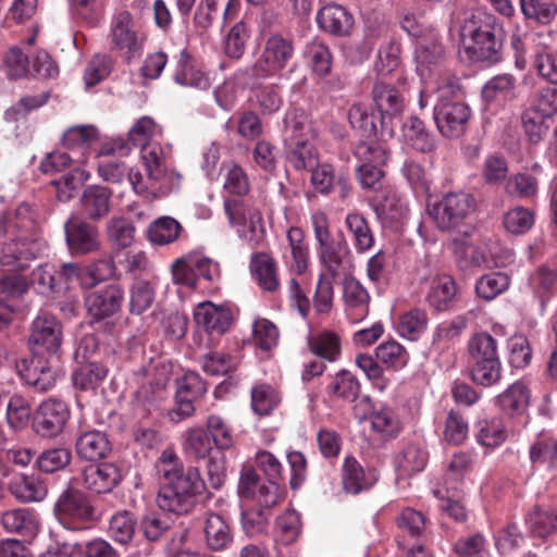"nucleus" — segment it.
Segmentation results:
<instances>
[{
	"label": "nucleus",
	"instance_id": "obj_1",
	"mask_svg": "<svg viewBox=\"0 0 557 557\" xmlns=\"http://www.w3.org/2000/svg\"><path fill=\"white\" fill-rule=\"evenodd\" d=\"M160 481L158 507L176 517L190 512L197 495L205 490V482L197 468L184 469L172 448L164 449L156 462Z\"/></svg>",
	"mask_w": 557,
	"mask_h": 557
},
{
	"label": "nucleus",
	"instance_id": "obj_2",
	"mask_svg": "<svg viewBox=\"0 0 557 557\" xmlns=\"http://www.w3.org/2000/svg\"><path fill=\"white\" fill-rule=\"evenodd\" d=\"M315 133L302 112L288 111L284 119V147L288 162L296 170L313 168L318 152L312 140Z\"/></svg>",
	"mask_w": 557,
	"mask_h": 557
},
{
	"label": "nucleus",
	"instance_id": "obj_3",
	"mask_svg": "<svg viewBox=\"0 0 557 557\" xmlns=\"http://www.w3.org/2000/svg\"><path fill=\"white\" fill-rule=\"evenodd\" d=\"M438 102L434 108V120L440 133L446 138H459L466 133L471 116L470 108L460 101H449L448 97L460 90L458 79L446 77L438 86Z\"/></svg>",
	"mask_w": 557,
	"mask_h": 557
},
{
	"label": "nucleus",
	"instance_id": "obj_4",
	"mask_svg": "<svg viewBox=\"0 0 557 557\" xmlns=\"http://www.w3.org/2000/svg\"><path fill=\"white\" fill-rule=\"evenodd\" d=\"M224 212L228 223L237 227L239 237L256 247L263 239L265 230L259 208L249 196L225 197Z\"/></svg>",
	"mask_w": 557,
	"mask_h": 557
},
{
	"label": "nucleus",
	"instance_id": "obj_5",
	"mask_svg": "<svg viewBox=\"0 0 557 557\" xmlns=\"http://www.w3.org/2000/svg\"><path fill=\"white\" fill-rule=\"evenodd\" d=\"M475 209L474 198L463 191L447 193L429 206V214L441 231L458 227Z\"/></svg>",
	"mask_w": 557,
	"mask_h": 557
},
{
	"label": "nucleus",
	"instance_id": "obj_6",
	"mask_svg": "<svg viewBox=\"0 0 557 557\" xmlns=\"http://www.w3.org/2000/svg\"><path fill=\"white\" fill-rule=\"evenodd\" d=\"M109 40L112 51L120 52L131 61L141 54L145 37L137 29L132 14L121 11L112 17Z\"/></svg>",
	"mask_w": 557,
	"mask_h": 557
},
{
	"label": "nucleus",
	"instance_id": "obj_7",
	"mask_svg": "<svg viewBox=\"0 0 557 557\" xmlns=\"http://www.w3.org/2000/svg\"><path fill=\"white\" fill-rule=\"evenodd\" d=\"M294 55V44L290 38L273 34L264 42L261 55L252 66L255 76L270 77L278 74Z\"/></svg>",
	"mask_w": 557,
	"mask_h": 557
},
{
	"label": "nucleus",
	"instance_id": "obj_8",
	"mask_svg": "<svg viewBox=\"0 0 557 557\" xmlns=\"http://www.w3.org/2000/svg\"><path fill=\"white\" fill-rule=\"evenodd\" d=\"M53 513L60 522L66 520L98 521L103 519V508L94 505L78 491H64L53 507Z\"/></svg>",
	"mask_w": 557,
	"mask_h": 557
},
{
	"label": "nucleus",
	"instance_id": "obj_9",
	"mask_svg": "<svg viewBox=\"0 0 557 557\" xmlns=\"http://www.w3.org/2000/svg\"><path fill=\"white\" fill-rule=\"evenodd\" d=\"M64 230L66 244L73 256H84L100 249L99 231L90 223L72 216L65 222Z\"/></svg>",
	"mask_w": 557,
	"mask_h": 557
},
{
	"label": "nucleus",
	"instance_id": "obj_10",
	"mask_svg": "<svg viewBox=\"0 0 557 557\" xmlns=\"http://www.w3.org/2000/svg\"><path fill=\"white\" fill-rule=\"evenodd\" d=\"M193 319L197 327L208 336H221L230 330L233 323V313L225 305L202 301L195 306Z\"/></svg>",
	"mask_w": 557,
	"mask_h": 557
},
{
	"label": "nucleus",
	"instance_id": "obj_11",
	"mask_svg": "<svg viewBox=\"0 0 557 557\" xmlns=\"http://www.w3.org/2000/svg\"><path fill=\"white\" fill-rule=\"evenodd\" d=\"M123 301V288L117 284H110L86 294L85 308L94 321H101L117 313Z\"/></svg>",
	"mask_w": 557,
	"mask_h": 557
},
{
	"label": "nucleus",
	"instance_id": "obj_12",
	"mask_svg": "<svg viewBox=\"0 0 557 557\" xmlns=\"http://www.w3.org/2000/svg\"><path fill=\"white\" fill-rule=\"evenodd\" d=\"M70 417L65 403L49 398L42 401L34 416V429L44 437H52L62 432Z\"/></svg>",
	"mask_w": 557,
	"mask_h": 557
},
{
	"label": "nucleus",
	"instance_id": "obj_13",
	"mask_svg": "<svg viewBox=\"0 0 557 557\" xmlns=\"http://www.w3.org/2000/svg\"><path fill=\"white\" fill-rule=\"evenodd\" d=\"M62 325L49 313L39 314L33 322L29 343L37 354L40 349L54 355L62 344Z\"/></svg>",
	"mask_w": 557,
	"mask_h": 557
},
{
	"label": "nucleus",
	"instance_id": "obj_14",
	"mask_svg": "<svg viewBox=\"0 0 557 557\" xmlns=\"http://www.w3.org/2000/svg\"><path fill=\"white\" fill-rule=\"evenodd\" d=\"M113 265L110 261L100 260L90 270H83L77 263H64L60 271H57L59 292L65 289L70 284L79 282L83 287H91L96 283L106 280L112 274Z\"/></svg>",
	"mask_w": 557,
	"mask_h": 557
},
{
	"label": "nucleus",
	"instance_id": "obj_15",
	"mask_svg": "<svg viewBox=\"0 0 557 557\" xmlns=\"http://www.w3.org/2000/svg\"><path fill=\"white\" fill-rule=\"evenodd\" d=\"M141 159L147 171L148 178L160 183L165 190L177 188L182 176L175 171H168L162 147L158 144L141 148Z\"/></svg>",
	"mask_w": 557,
	"mask_h": 557
},
{
	"label": "nucleus",
	"instance_id": "obj_16",
	"mask_svg": "<svg viewBox=\"0 0 557 557\" xmlns=\"http://www.w3.org/2000/svg\"><path fill=\"white\" fill-rule=\"evenodd\" d=\"M84 486L94 493L112 492L123 479L121 469L111 462L88 466L82 473Z\"/></svg>",
	"mask_w": 557,
	"mask_h": 557
},
{
	"label": "nucleus",
	"instance_id": "obj_17",
	"mask_svg": "<svg viewBox=\"0 0 557 557\" xmlns=\"http://www.w3.org/2000/svg\"><path fill=\"white\" fill-rule=\"evenodd\" d=\"M256 463L268 479L269 487H260V497L267 506H273L278 497V483L283 479L280 460L270 451L261 450L256 455Z\"/></svg>",
	"mask_w": 557,
	"mask_h": 557
},
{
	"label": "nucleus",
	"instance_id": "obj_18",
	"mask_svg": "<svg viewBox=\"0 0 557 557\" xmlns=\"http://www.w3.org/2000/svg\"><path fill=\"white\" fill-rule=\"evenodd\" d=\"M372 98L375 108L381 114L382 123L385 119H393L400 115L406 102L401 91L394 85L376 82L372 88Z\"/></svg>",
	"mask_w": 557,
	"mask_h": 557
},
{
	"label": "nucleus",
	"instance_id": "obj_19",
	"mask_svg": "<svg viewBox=\"0 0 557 557\" xmlns=\"http://www.w3.org/2000/svg\"><path fill=\"white\" fill-rule=\"evenodd\" d=\"M98 131L91 125L70 127L63 134V146L75 157V163L83 165L88 158L90 146L98 139Z\"/></svg>",
	"mask_w": 557,
	"mask_h": 557
},
{
	"label": "nucleus",
	"instance_id": "obj_20",
	"mask_svg": "<svg viewBox=\"0 0 557 557\" xmlns=\"http://www.w3.org/2000/svg\"><path fill=\"white\" fill-rule=\"evenodd\" d=\"M343 297L346 306V313L351 322L362 321L369 312L370 296L359 281L354 277H346L344 281Z\"/></svg>",
	"mask_w": 557,
	"mask_h": 557
},
{
	"label": "nucleus",
	"instance_id": "obj_21",
	"mask_svg": "<svg viewBox=\"0 0 557 557\" xmlns=\"http://www.w3.org/2000/svg\"><path fill=\"white\" fill-rule=\"evenodd\" d=\"M44 250L45 244L40 240H16L2 247L0 262L14 267V270H23L26 268L25 261L36 258Z\"/></svg>",
	"mask_w": 557,
	"mask_h": 557
},
{
	"label": "nucleus",
	"instance_id": "obj_22",
	"mask_svg": "<svg viewBox=\"0 0 557 557\" xmlns=\"http://www.w3.org/2000/svg\"><path fill=\"white\" fill-rule=\"evenodd\" d=\"M111 197V189L104 186H88L85 188L81 197L83 214L91 221H99L103 219L110 212Z\"/></svg>",
	"mask_w": 557,
	"mask_h": 557
},
{
	"label": "nucleus",
	"instance_id": "obj_23",
	"mask_svg": "<svg viewBox=\"0 0 557 557\" xmlns=\"http://www.w3.org/2000/svg\"><path fill=\"white\" fill-rule=\"evenodd\" d=\"M533 44L534 67L537 74L552 84H557V58L546 44L545 34H534L527 38Z\"/></svg>",
	"mask_w": 557,
	"mask_h": 557
},
{
	"label": "nucleus",
	"instance_id": "obj_24",
	"mask_svg": "<svg viewBox=\"0 0 557 557\" xmlns=\"http://www.w3.org/2000/svg\"><path fill=\"white\" fill-rule=\"evenodd\" d=\"M318 24L325 32L336 35H348L354 26L352 15L343 7L336 3H329L320 9Z\"/></svg>",
	"mask_w": 557,
	"mask_h": 557
},
{
	"label": "nucleus",
	"instance_id": "obj_25",
	"mask_svg": "<svg viewBox=\"0 0 557 557\" xmlns=\"http://www.w3.org/2000/svg\"><path fill=\"white\" fill-rule=\"evenodd\" d=\"M26 384L38 392H47L52 388L60 376V371L50 361L35 358L21 372Z\"/></svg>",
	"mask_w": 557,
	"mask_h": 557
},
{
	"label": "nucleus",
	"instance_id": "obj_26",
	"mask_svg": "<svg viewBox=\"0 0 557 557\" xmlns=\"http://www.w3.org/2000/svg\"><path fill=\"white\" fill-rule=\"evenodd\" d=\"M9 490L22 502H39L47 495V485L37 474H15L9 483Z\"/></svg>",
	"mask_w": 557,
	"mask_h": 557
},
{
	"label": "nucleus",
	"instance_id": "obj_27",
	"mask_svg": "<svg viewBox=\"0 0 557 557\" xmlns=\"http://www.w3.org/2000/svg\"><path fill=\"white\" fill-rule=\"evenodd\" d=\"M457 284L449 275L434 276L430 282L426 301L437 311L447 310L456 299Z\"/></svg>",
	"mask_w": 557,
	"mask_h": 557
},
{
	"label": "nucleus",
	"instance_id": "obj_28",
	"mask_svg": "<svg viewBox=\"0 0 557 557\" xmlns=\"http://www.w3.org/2000/svg\"><path fill=\"white\" fill-rule=\"evenodd\" d=\"M287 242L289 255L285 256L286 264L292 273L302 275L309 265V247L302 230L290 227L287 231Z\"/></svg>",
	"mask_w": 557,
	"mask_h": 557
},
{
	"label": "nucleus",
	"instance_id": "obj_29",
	"mask_svg": "<svg viewBox=\"0 0 557 557\" xmlns=\"http://www.w3.org/2000/svg\"><path fill=\"white\" fill-rule=\"evenodd\" d=\"M530 399L531 391L529 386L522 381H517L498 395L496 401L507 414L520 416L528 409Z\"/></svg>",
	"mask_w": 557,
	"mask_h": 557
},
{
	"label": "nucleus",
	"instance_id": "obj_30",
	"mask_svg": "<svg viewBox=\"0 0 557 557\" xmlns=\"http://www.w3.org/2000/svg\"><path fill=\"white\" fill-rule=\"evenodd\" d=\"M250 271L259 286L267 292H275L280 286L275 260L265 252L251 256Z\"/></svg>",
	"mask_w": 557,
	"mask_h": 557
},
{
	"label": "nucleus",
	"instance_id": "obj_31",
	"mask_svg": "<svg viewBox=\"0 0 557 557\" xmlns=\"http://www.w3.org/2000/svg\"><path fill=\"white\" fill-rule=\"evenodd\" d=\"M496 17L485 11L476 10L465 18L460 29V45L473 38L487 37L495 34Z\"/></svg>",
	"mask_w": 557,
	"mask_h": 557
},
{
	"label": "nucleus",
	"instance_id": "obj_32",
	"mask_svg": "<svg viewBox=\"0 0 557 557\" xmlns=\"http://www.w3.org/2000/svg\"><path fill=\"white\" fill-rule=\"evenodd\" d=\"M76 453L86 460H98L111 451L107 434L97 430L83 432L76 440Z\"/></svg>",
	"mask_w": 557,
	"mask_h": 557
},
{
	"label": "nucleus",
	"instance_id": "obj_33",
	"mask_svg": "<svg viewBox=\"0 0 557 557\" xmlns=\"http://www.w3.org/2000/svg\"><path fill=\"white\" fill-rule=\"evenodd\" d=\"M529 284L535 298L540 301L541 309L544 310L557 288V269L546 265L539 267L530 275Z\"/></svg>",
	"mask_w": 557,
	"mask_h": 557
},
{
	"label": "nucleus",
	"instance_id": "obj_34",
	"mask_svg": "<svg viewBox=\"0 0 557 557\" xmlns=\"http://www.w3.org/2000/svg\"><path fill=\"white\" fill-rule=\"evenodd\" d=\"M374 211L383 223H394L406 216L408 207L405 199L395 190L387 189L375 199Z\"/></svg>",
	"mask_w": 557,
	"mask_h": 557
},
{
	"label": "nucleus",
	"instance_id": "obj_35",
	"mask_svg": "<svg viewBox=\"0 0 557 557\" xmlns=\"http://www.w3.org/2000/svg\"><path fill=\"white\" fill-rule=\"evenodd\" d=\"M375 482L373 474H366L360 463L352 457H347L343 465L342 483L345 492L359 494L370 488Z\"/></svg>",
	"mask_w": 557,
	"mask_h": 557
},
{
	"label": "nucleus",
	"instance_id": "obj_36",
	"mask_svg": "<svg viewBox=\"0 0 557 557\" xmlns=\"http://www.w3.org/2000/svg\"><path fill=\"white\" fill-rule=\"evenodd\" d=\"M401 131L404 141L413 149L421 152H431L435 149V138L420 119L409 117L404 123Z\"/></svg>",
	"mask_w": 557,
	"mask_h": 557
},
{
	"label": "nucleus",
	"instance_id": "obj_37",
	"mask_svg": "<svg viewBox=\"0 0 557 557\" xmlns=\"http://www.w3.org/2000/svg\"><path fill=\"white\" fill-rule=\"evenodd\" d=\"M414 54L417 71L424 78L433 71V67L441 64L444 58V49L436 39H421L417 42Z\"/></svg>",
	"mask_w": 557,
	"mask_h": 557
},
{
	"label": "nucleus",
	"instance_id": "obj_38",
	"mask_svg": "<svg viewBox=\"0 0 557 557\" xmlns=\"http://www.w3.org/2000/svg\"><path fill=\"white\" fill-rule=\"evenodd\" d=\"M469 60L474 62H497L499 60V51L502 42L496 38L495 34L487 37L473 38L469 42L461 45Z\"/></svg>",
	"mask_w": 557,
	"mask_h": 557
},
{
	"label": "nucleus",
	"instance_id": "obj_39",
	"mask_svg": "<svg viewBox=\"0 0 557 557\" xmlns=\"http://www.w3.org/2000/svg\"><path fill=\"white\" fill-rule=\"evenodd\" d=\"M345 226L357 252H366L373 246V233L361 213L349 212L345 218Z\"/></svg>",
	"mask_w": 557,
	"mask_h": 557
},
{
	"label": "nucleus",
	"instance_id": "obj_40",
	"mask_svg": "<svg viewBox=\"0 0 557 557\" xmlns=\"http://www.w3.org/2000/svg\"><path fill=\"white\" fill-rule=\"evenodd\" d=\"M540 182L530 172H518L510 175L504 185L505 193L518 199H532L539 194Z\"/></svg>",
	"mask_w": 557,
	"mask_h": 557
},
{
	"label": "nucleus",
	"instance_id": "obj_41",
	"mask_svg": "<svg viewBox=\"0 0 557 557\" xmlns=\"http://www.w3.org/2000/svg\"><path fill=\"white\" fill-rule=\"evenodd\" d=\"M183 227L178 221L171 216H161L154 220L147 230L148 240L158 246H165L174 243Z\"/></svg>",
	"mask_w": 557,
	"mask_h": 557
},
{
	"label": "nucleus",
	"instance_id": "obj_42",
	"mask_svg": "<svg viewBox=\"0 0 557 557\" xmlns=\"http://www.w3.org/2000/svg\"><path fill=\"white\" fill-rule=\"evenodd\" d=\"M308 347L314 355L335 361L341 354V339L331 331H321L308 336Z\"/></svg>",
	"mask_w": 557,
	"mask_h": 557
},
{
	"label": "nucleus",
	"instance_id": "obj_43",
	"mask_svg": "<svg viewBox=\"0 0 557 557\" xmlns=\"http://www.w3.org/2000/svg\"><path fill=\"white\" fill-rule=\"evenodd\" d=\"M517 79L512 74H498L486 82L482 89V96L485 101L493 102L502 99H512L516 97Z\"/></svg>",
	"mask_w": 557,
	"mask_h": 557
},
{
	"label": "nucleus",
	"instance_id": "obj_44",
	"mask_svg": "<svg viewBox=\"0 0 557 557\" xmlns=\"http://www.w3.org/2000/svg\"><path fill=\"white\" fill-rule=\"evenodd\" d=\"M348 252L344 242H335L333 238L319 244V258L333 275L338 274Z\"/></svg>",
	"mask_w": 557,
	"mask_h": 557
},
{
	"label": "nucleus",
	"instance_id": "obj_45",
	"mask_svg": "<svg viewBox=\"0 0 557 557\" xmlns=\"http://www.w3.org/2000/svg\"><path fill=\"white\" fill-rule=\"evenodd\" d=\"M473 462L471 453L459 451L451 457L444 475L447 492L457 490V484L472 470Z\"/></svg>",
	"mask_w": 557,
	"mask_h": 557
},
{
	"label": "nucleus",
	"instance_id": "obj_46",
	"mask_svg": "<svg viewBox=\"0 0 557 557\" xmlns=\"http://www.w3.org/2000/svg\"><path fill=\"white\" fill-rule=\"evenodd\" d=\"M428 315L422 309H411L403 313L397 323V331L401 337L417 341L426 330Z\"/></svg>",
	"mask_w": 557,
	"mask_h": 557
},
{
	"label": "nucleus",
	"instance_id": "obj_47",
	"mask_svg": "<svg viewBox=\"0 0 557 557\" xmlns=\"http://www.w3.org/2000/svg\"><path fill=\"white\" fill-rule=\"evenodd\" d=\"M529 454L533 465L557 470V436L537 440L531 445Z\"/></svg>",
	"mask_w": 557,
	"mask_h": 557
},
{
	"label": "nucleus",
	"instance_id": "obj_48",
	"mask_svg": "<svg viewBox=\"0 0 557 557\" xmlns=\"http://www.w3.org/2000/svg\"><path fill=\"white\" fill-rule=\"evenodd\" d=\"M510 277L502 272H492L482 275L475 284L476 295L484 300H493L508 289Z\"/></svg>",
	"mask_w": 557,
	"mask_h": 557
},
{
	"label": "nucleus",
	"instance_id": "obj_49",
	"mask_svg": "<svg viewBox=\"0 0 557 557\" xmlns=\"http://www.w3.org/2000/svg\"><path fill=\"white\" fill-rule=\"evenodd\" d=\"M162 134V127L150 116L139 117L128 131V139L136 147L151 146L150 141Z\"/></svg>",
	"mask_w": 557,
	"mask_h": 557
},
{
	"label": "nucleus",
	"instance_id": "obj_50",
	"mask_svg": "<svg viewBox=\"0 0 557 557\" xmlns=\"http://www.w3.org/2000/svg\"><path fill=\"white\" fill-rule=\"evenodd\" d=\"M224 170L223 188L228 194L226 197L248 196L250 184L245 170L236 163L224 164Z\"/></svg>",
	"mask_w": 557,
	"mask_h": 557
},
{
	"label": "nucleus",
	"instance_id": "obj_51",
	"mask_svg": "<svg viewBox=\"0 0 557 557\" xmlns=\"http://www.w3.org/2000/svg\"><path fill=\"white\" fill-rule=\"evenodd\" d=\"M428 461V454L418 445H407L397 456L398 470L405 475H412L424 469Z\"/></svg>",
	"mask_w": 557,
	"mask_h": 557
},
{
	"label": "nucleus",
	"instance_id": "obj_52",
	"mask_svg": "<svg viewBox=\"0 0 557 557\" xmlns=\"http://www.w3.org/2000/svg\"><path fill=\"white\" fill-rule=\"evenodd\" d=\"M329 389L337 398L355 401L360 393V383L351 372L342 370L333 377Z\"/></svg>",
	"mask_w": 557,
	"mask_h": 557
},
{
	"label": "nucleus",
	"instance_id": "obj_53",
	"mask_svg": "<svg viewBox=\"0 0 557 557\" xmlns=\"http://www.w3.org/2000/svg\"><path fill=\"white\" fill-rule=\"evenodd\" d=\"M277 326L265 318H257L252 323V342L261 350L269 351L278 344Z\"/></svg>",
	"mask_w": 557,
	"mask_h": 557
},
{
	"label": "nucleus",
	"instance_id": "obj_54",
	"mask_svg": "<svg viewBox=\"0 0 557 557\" xmlns=\"http://www.w3.org/2000/svg\"><path fill=\"white\" fill-rule=\"evenodd\" d=\"M500 377L502 363L499 358H487L473 362L471 379L474 383L487 387L498 383Z\"/></svg>",
	"mask_w": 557,
	"mask_h": 557
},
{
	"label": "nucleus",
	"instance_id": "obj_55",
	"mask_svg": "<svg viewBox=\"0 0 557 557\" xmlns=\"http://www.w3.org/2000/svg\"><path fill=\"white\" fill-rule=\"evenodd\" d=\"M278 392L268 384H260L251 391V407L259 416L270 414L280 404Z\"/></svg>",
	"mask_w": 557,
	"mask_h": 557
},
{
	"label": "nucleus",
	"instance_id": "obj_56",
	"mask_svg": "<svg viewBox=\"0 0 557 557\" xmlns=\"http://www.w3.org/2000/svg\"><path fill=\"white\" fill-rule=\"evenodd\" d=\"M305 54L317 75L325 76L330 73L332 55L329 47L322 41L317 39L310 41L306 47Z\"/></svg>",
	"mask_w": 557,
	"mask_h": 557
},
{
	"label": "nucleus",
	"instance_id": "obj_57",
	"mask_svg": "<svg viewBox=\"0 0 557 557\" xmlns=\"http://www.w3.org/2000/svg\"><path fill=\"white\" fill-rule=\"evenodd\" d=\"M370 420L372 430L382 438L396 437L401 430L398 417L389 408H382L374 411Z\"/></svg>",
	"mask_w": 557,
	"mask_h": 557
},
{
	"label": "nucleus",
	"instance_id": "obj_58",
	"mask_svg": "<svg viewBox=\"0 0 557 557\" xmlns=\"http://www.w3.org/2000/svg\"><path fill=\"white\" fill-rule=\"evenodd\" d=\"M253 99L262 114H273L283 104L282 90L277 84L260 86L255 90Z\"/></svg>",
	"mask_w": 557,
	"mask_h": 557
},
{
	"label": "nucleus",
	"instance_id": "obj_59",
	"mask_svg": "<svg viewBox=\"0 0 557 557\" xmlns=\"http://www.w3.org/2000/svg\"><path fill=\"white\" fill-rule=\"evenodd\" d=\"M503 224L511 234H524L534 224V213L528 208L517 206L504 214Z\"/></svg>",
	"mask_w": 557,
	"mask_h": 557
},
{
	"label": "nucleus",
	"instance_id": "obj_60",
	"mask_svg": "<svg viewBox=\"0 0 557 557\" xmlns=\"http://www.w3.org/2000/svg\"><path fill=\"white\" fill-rule=\"evenodd\" d=\"M185 451L197 458H206L211 451V440L207 432L200 428H190L184 433Z\"/></svg>",
	"mask_w": 557,
	"mask_h": 557
},
{
	"label": "nucleus",
	"instance_id": "obj_61",
	"mask_svg": "<svg viewBox=\"0 0 557 557\" xmlns=\"http://www.w3.org/2000/svg\"><path fill=\"white\" fill-rule=\"evenodd\" d=\"M113 69V59L108 54H95L84 71V82L87 87L95 86L106 79Z\"/></svg>",
	"mask_w": 557,
	"mask_h": 557
},
{
	"label": "nucleus",
	"instance_id": "obj_62",
	"mask_svg": "<svg viewBox=\"0 0 557 557\" xmlns=\"http://www.w3.org/2000/svg\"><path fill=\"white\" fill-rule=\"evenodd\" d=\"M89 177V172L77 164L61 181L55 182L58 198L61 201H69Z\"/></svg>",
	"mask_w": 557,
	"mask_h": 557
},
{
	"label": "nucleus",
	"instance_id": "obj_63",
	"mask_svg": "<svg viewBox=\"0 0 557 557\" xmlns=\"http://www.w3.org/2000/svg\"><path fill=\"white\" fill-rule=\"evenodd\" d=\"M107 235L117 247L127 248L134 242L135 226L125 218H112L107 224Z\"/></svg>",
	"mask_w": 557,
	"mask_h": 557
},
{
	"label": "nucleus",
	"instance_id": "obj_64",
	"mask_svg": "<svg viewBox=\"0 0 557 557\" xmlns=\"http://www.w3.org/2000/svg\"><path fill=\"white\" fill-rule=\"evenodd\" d=\"M375 358L386 367L394 369L405 367L409 359L404 347L395 341L380 344L375 348Z\"/></svg>",
	"mask_w": 557,
	"mask_h": 557
}]
</instances>
